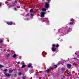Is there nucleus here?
I'll list each match as a JSON object with an SVG mask.
<instances>
[{
    "label": "nucleus",
    "mask_w": 79,
    "mask_h": 79,
    "mask_svg": "<svg viewBox=\"0 0 79 79\" xmlns=\"http://www.w3.org/2000/svg\"><path fill=\"white\" fill-rule=\"evenodd\" d=\"M34 11V10L32 9H31L30 10V12L32 13V12H33Z\"/></svg>",
    "instance_id": "16"
},
{
    "label": "nucleus",
    "mask_w": 79,
    "mask_h": 79,
    "mask_svg": "<svg viewBox=\"0 0 79 79\" xmlns=\"http://www.w3.org/2000/svg\"><path fill=\"white\" fill-rule=\"evenodd\" d=\"M14 71H15V70H14Z\"/></svg>",
    "instance_id": "46"
},
{
    "label": "nucleus",
    "mask_w": 79,
    "mask_h": 79,
    "mask_svg": "<svg viewBox=\"0 0 79 79\" xmlns=\"http://www.w3.org/2000/svg\"><path fill=\"white\" fill-rule=\"evenodd\" d=\"M4 74H5V75H6V76L7 77H10V76H11L10 74L9 73H7L6 72H4Z\"/></svg>",
    "instance_id": "2"
},
{
    "label": "nucleus",
    "mask_w": 79,
    "mask_h": 79,
    "mask_svg": "<svg viewBox=\"0 0 79 79\" xmlns=\"http://www.w3.org/2000/svg\"><path fill=\"white\" fill-rule=\"evenodd\" d=\"M14 53H15V52H14Z\"/></svg>",
    "instance_id": "45"
},
{
    "label": "nucleus",
    "mask_w": 79,
    "mask_h": 79,
    "mask_svg": "<svg viewBox=\"0 0 79 79\" xmlns=\"http://www.w3.org/2000/svg\"><path fill=\"white\" fill-rule=\"evenodd\" d=\"M56 48L53 47L52 48V52H55V51H56Z\"/></svg>",
    "instance_id": "6"
},
{
    "label": "nucleus",
    "mask_w": 79,
    "mask_h": 79,
    "mask_svg": "<svg viewBox=\"0 0 79 79\" xmlns=\"http://www.w3.org/2000/svg\"><path fill=\"white\" fill-rule=\"evenodd\" d=\"M18 75H19V76H21V75H22V73L21 72L19 73Z\"/></svg>",
    "instance_id": "17"
},
{
    "label": "nucleus",
    "mask_w": 79,
    "mask_h": 79,
    "mask_svg": "<svg viewBox=\"0 0 79 79\" xmlns=\"http://www.w3.org/2000/svg\"><path fill=\"white\" fill-rule=\"evenodd\" d=\"M71 76V74H70Z\"/></svg>",
    "instance_id": "44"
},
{
    "label": "nucleus",
    "mask_w": 79,
    "mask_h": 79,
    "mask_svg": "<svg viewBox=\"0 0 79 79\" xmlns=\"http://www.w3.org/2000/svg\"><path fill=\"white\" fill-rule=\"evenodd\" d=\"M30 15H31V16H33L34 15V14H30Z\"/></svg>",
    "instance_id": "34"
},
{
    "label": "nucleus",
    "mask_w": 79,
    "mask_h": 79,
    "mask_svg": "<svg viewBox=\"0 0 79 79\" xmlns=\"http://www.w3.org/2000/svg\"><path fill=\"white\" fill-rule=\"evenodd\" d=\"M71 28H69L67 30V32H70V31H71Z\"/></svg>",
    "instance_id": "12"
},
{
    "label": "nucleus",
    "mask_w": 79,
    "mask_h": 79,
    "mask_svg": "<svg viewBox=\"0 0 79 79\" xmlns=\"http://www.w3.org/2000/svg\"><path fill=\"white\" fill-rule=\"evenodd\" d=\"M64 31H66V29H64Z\"/></svg>",
    "instance_id": "35"
},
{
    "label": "nucleus",
    "mask_w": 79,
    "mask_h": 79,
    "mask_svg": "<svg viewBox=\"0 0 79 79\" xmlns=\"http://www.w3.org/2000/svg\"><path fill=\"white\" fill-rule=\"evenodd\" d=\"M42 10L43 11H47V9L45 8H43L42 9Z\"/></svg>",
    "instance_id": "8"
},
{
    "label": "nucleus",
    "mask_w": 79,
    "mask_h": 79,
    "mask_svg": "<svg viewBox=\"0 0 79 79\" xmlns=\"http://www.w3.org/2000/svg\"><path fill=\"white\" fill-rule=\"evenodd\" d=\"M13 71L12 70H9V73H13Z\"/></svg>",
    "instance_id": "9"
},
{
    "label": "nucleus",
    "mask_w": 79,
    "mask_h": 79,
    "mask_svg": "<svg viewBox=\"0 0 79 79\" xmlns=\"http://www.w3.org/2000/svg\"><path fill=\"white\" fill-rule=\"evenodd\" d=\"M10 56V54H8L7 55V57H9V56Z\"/></svg>",
    "instance_id": "29"
},
{
    "label": "nucleus",
    "mask_w": 79,
    "mask_h": 79,
    "mask_svg": "<svg viewBox=\"0 0 79 79\" xmlns=\"http://www.w3.org/2000/svg\"><path fill=\"white\" fill-rule=\"evenodd\" d=\"M77 53H76V52L75 53V54H77Z\"/></svg>",
    "instance_id": "42"
},
{
    "label": "nucleus",
    "mask_w": 79,
    "mask_h": 79,
    "mask_svg": "<svg viewBox=\"0 0 79 79\" xmlns=\"http://www.w3.org/2000/svg\"><path fill=\"white\" fill-rule=\"evenodd\" d=\"M69 74H71V73H70V72L69 73Z\"/></svg>",
    "instance_id": "40"
},
{
    "label": "nucleus",
    "mask_w": 79,
    "mask_h": 79,
    "mask_svg": "<svg viewBox=\"0 0 79 79\" xmlns=\"http://www.w3.org/2000/svg\"><path fill=\"white\" fill-rule=\"evenodd\" d=\"M26 65H24V64H23L22 66V68H24V67H26Z\"/></svg>",
    "instance_id": "10"
},
{
    "label": "nucleus",
    "mask_w": 79,
    "mask_h": 79,
    "mask_svg": "<svg viewBox=\"0 0 79 79\" xmlns=\"http://www.w3.org/2000/svg\"><path fill=\"white\" fill-rule=\"evenodd\" d=\"M14 10L15 11H17V8L16 7L14 8Z\"/></svg>",
    "instance_id": "27"
},
{
    "label": "nucleus",
    "mask_w": 79,
    "mask_h": 79,
    "mask_svg": "<svg viewBox=\"0 0 79 79\" xmlns=\"http://www.w3.org/2000/svg\"><path fill=\"white\" fill-rule=\"evenodd\" d=\"M73 22H70L69 23V25H71L72 24H73Z\"/></svg>",
    "instance_id": "15"
},
{
    "label": "nucleus",
    "mask_w": 79,
    "mask_h": 79,
    "mask_svg": "<svg viewBox=\"0 0 79 79\" xmlns=\"http://www.w3.org/2000/svg\"><path fill=\"white\" fill-rule=\"evenodd\" d=\"M10 5H11L12 7H13V6H14V5H15V3L12 2L11 3Z\"/></svg>",
    "instance_id": "7"
},
{
    "label": "nucleus",
    "mask_w": 79,
    "mask_h": 79,
    "mask_svg": "<svg viewBox=\"0 0 79 79\" xmlns=\"http://www.w3.org/2000/svg\"><path fill=\"white\" fill-rule=\"evenodd\" d=\"M26 77V76L25 75H23V77H22V78L23 79H25Z\"/></svg>",
    "instance_id": "13"
},
{
    "label": "nucleus",
    "mask_w": 79,
    "mask_h": 79,
    "mask_svg": "<svg viewBox=\"0 0 79 79\" xmlns=\"http://www.w3.org/2000/svg\"><path fill=\"white\" fill-rule=\"evenodd\" d=\"M45 7L46 8H48L49 7V2H47L45 4Z\"/></svg>",
    "instance_id": "1"
},
{
    "label": "nucleus",
    "mask_w": 79,
    "mask_h": 79,
    "mask_svg": "<svg viewBox=\"0 0 79 79\" xmlns=\"http://www.w3.org/2000/svg\"><path fill=\"white\" fill-rule=\"evenodd\" d=\"M31 65L29 64L28 66V68H31Z\"/></svg>",
    "instance_id": "28"
},
{
    "label": "nucleus",
    "mask_w": 79,
    "mask_h": 79,
    "mask_svg": "<svg viewBox=\"0 0 79 79\" xmlns=\"http://www.w3.org/2000/svg\"><path fill=\"white\" fill-rule=\"evenodd\" d=\"M0 42H1V44H2L3 43V40H2L0 39Z\"/></svg>",
    "instance_id": "21"
},
{
    "label": "nucleus",
    "mask_w": 79,
    "mask_h": 79,
    "mask_svg": "<svg viewBox=\"0 0 79 79\" xmlns=\"http://www.w3.org/2000/svg\"><path fill=\"white\" fill-rule=\"evenodd\" d=\"M8 6L9 7H13V6H12L10 4H9L8 5Z\"/></svg>",
    "instance_id": "19"
},
{
    "label": "nucleus",
    "mask_w": 79,
    "mask_h": 79,
    "mask_svg": "<svg viewBox=\"0 0 79 79\" xmlns=\"http://www.w3.org/2000/svg\"><path fill=\"white\" fill-rule=\"evenodd\" d=\"M65 69H64V68H62L61 69L62 71H64Z\"/></svg>",
    "instance_id": "23"
},
{
    "label": "nucleus",
    "mask_w": 79,
    "mask_h": 79,
    "mask_svg": "<svg viewBox=\"0 0 79 79\" xmlns=\"http://www.w3.org/2000/svg\"><path fill=\"white\" fill-rule=\"evenodd\" d=\"M31 68H33V67H32V66H31Z\"/></svg>",
    "instance_id": "41"
},
{
    "label": "nucleus",
    "mask_w": 79,
    "mask_h": 79,
    "mask_svg": "<svg viewBox=\"0 0 79 79\" xmlns=\"http://www.w3.org/2000/svg\"><path fill=\"white\" fill-rule=\"evenodd\" d=\"M7 69H5L4 70V73H5V72H7Z\"/></svg>",
    "instance_id": "26"
},
{
    "label": "nucleus",
    "mask_w": 79,
    "mask_h": 79,
    "mask_svg": "<svg viewBox=\"0 0 79 79\" xmlns=\"http://www.w3.org/2000/svg\"><path fill=\"white\" fill-rule=\"evenodd\" d=\"M73 59H74V60H77V58H74Z\"/></svg>",
    "instance_id": "36"
},
{
    "label": "nucleus",
    "mask_w": 79,
    "mask_h": 79,
    "mask_svg": "<svg viewBox=\"0 0 79 79\" xmlns=\"http://www.w3.org/2000/svg\"><path fill=\"white\" fill-rule=\"evenodd\" d=\"M52 70V69H48L46 71V72L47 73L48 71H51Z\"/></svg>",
    "instance_id": "14"
},
{
    "label": "nucleus",
    "mask_w": 79,
    "mask_h": 79,
    "mask_svg": "<svg viewBox=\"0 0 79 79\" xmlns=\"http://www.w3.org/2000/svg\"><path fill=\"white\" fill-rule=\"evenodd\" d=\"M14 2L15 3H18V1H17L15 0Z\"/></svg>",
    "instance_id": "31"
},
{
    "label": "nucleus",
    "mask_w": 79,
    "mask_h": 79,
    "mask_svg": "<svg viewBox=\"0 0 79 79\" xmlns=\"http://www.w3.org/2000/svg\"><path fill=\"white\" fill-rule=\"evenodd\" d=\"M45 13L43 12H42L41 14V17H44V15H45Z\"/></svg>",
    "instance_id": "5"
},
{
    "label": "nucleus",
    "mask_w": 79,
    "mask_h": 79,
    "mask_svg": "<svg viewBox=\"0 0 79 79\" xmlns=\"http://www.w3.org/2000/svg\"><path fill=\"white\" fill-rule=\"evenodd\" d=\"M70 21H72V22H74V19H70Z\"/></svg>",
    "instance_id": "22"
},
{
    "label": "nucleus",
    "mask_w": 79,
    "mask_h": 79,
    "mask_svg": "<svg viewBox=\"0 0 79 79\" xmlns=\"http://www.w3.org/2000/svg\"><path fill=\"white\" fill-rule=\"evenodd\" d=\"M68 74H69V73H67Z\"/></svg>",
    "instance_id": "43"
},
{
    "label": "nucleus",
    "mask_w": 79,
    "mask_h": 79,
    "mask_svg": "<svg viewBox=\"0 0 79 79\" xmlns=\"http://www.w3.org/2000/svg\"><path fill=\"white\" fill-rule=\"evenodd\" d=\"M47 1H48V2H49V1H50V0H47Z\"/></svg>",
    "instance_id": "37"
},
{
    "label": "nucleus",
    "mask_w": 79,
    "mask_h": 79,
    "mask_svg": "<svg viewBox=\"0 0 79 79\" xmlns=\"http://www.w3.org/2000/svg\"><path fill=\"white\" fill-rule=\"evenodd\" d=\"M31 73H34V69L31 70Z\"/></svg>",
    "instance_id": "24"
},
{
    "label": "nucleus",
    "mask_w": 79,
    "mask_h": 79,
    "mask_svg": "<svg viewBox=\"0 0 79 79\" xmlns=\"http://www.w3.org/2000/svg\"><path fill=\"white\" fill-rule=\"evenodd\" d=\"M4 67V66L2 65L1 64H0V68H2Z\"/></svg>",
    "instance_id": "20"
},
{
    "label": "nucleus",
    "mask_w": 79,
    "mask_h": 79,
    "mask_svg": "<svg viewBox=\"0 0 79 79\" xmlns=\"http://www.w3.org/2000/svg\"><path fill=\"white\" fill-rule=\"evenodd\" d=\"M68 59H69V58H68Z\"/></svg>",
    "instance_id": "47"
},
{
    "label": "nucleus",
    "mask_w": 79,
    "mask_h": 79,
    "mask_svg": "<svg viewBox=\"0 0 79 79\" xmlns=\"http://www.w3.org/2000/svg\"><path fill=\"white\" fill-rule=\"evenodd\" d=\"M16 56H17V55H16V54H14V55L13 56V58H16Z\"/></svg>",
    "instance_id": "11"
},
{
    "label": "nucleus",
    "mask_w": 79,
    "mask_h": 79,
    "mask_svg": "<svg viewBox=\"0 0 79 79\" xmlns=\"http://www.w3.org/2000/svg\"><path fill=\"white\" fill-rule=\"evenodd\" d=\"M55 46H56V45H55V44H53L52 45V47H55Z\"/></svg>",
    "instance_id": "32"
},
{
    "label": "nucleus",
    "mask_w": 79,
    "mask_h": 79,
    "mask_svg": "<svg viewBox=\"0 0 79 79\" xmlns=\"http://www.w3.org/2000/svg\"><path fill=\"white\" fill-rule=\"evenodd\" d=\"M6 23L8 24V25H12V24H13V22H6Z\"/></svg>",
    "instance_id": "4"
},
{
    "label": "nucleus",
    "mask_w": 79,
    "mask_h": 79,
    "mask_svg": "<svg viewBox=\"0 0 79 79\" xmlns=\"http://www.w3.org/2000/svg\"><path fill=\"white\" fill-rule=\"evenodd\" d=\"M58 67V66L56 65H54V68H56Z\"/></svg>",
    "instance_id": "18"
},
{
    "label": "nucleus",
    "mask_w": 79,
    "mask_h": 79,
    "mask_svg": "<svg viewBox=\"0 0 79 79\" xmlns=\"http://www.w3.org/2000/svg\"><path fill=\"white\" fill-rule=\"evenodd\" d=\"M21 63H20V62H17V64H20Z\"/></svg>",
    "instance_id": "33"
},
{
    "label": "nucleus",
    "mask_w": 79,
    "mask_h": 79,
    "mask_svg": "<svg viewBox=\"0 0 79 79\" xmlns=\"http://www.w3.org/2000/svg\"><path fill=\"white\" fill-rule=\"evenodd\" d=\"M2 5V3H0V6H1Z\"/></svg>",
    "instance_id": "38"
},
{
    "label": "nucleus",
    "mask_w": 79,
    "mask_h": 79,
    "mask_svg": "<svg viewBox=\"0 0 79 79\" xmlns=\"http://www.w3.org/2000/svg\"><path fill=\"white\" fill-rule=\"evenodd\" d=\"M67 66L68 68L70 69L71 68V66H72V65L69 64H68L67 65Z\"/></svg>",
    "instance_id": "3"
},
{
    "label": "nucleus",
    "mask_w": 79,
    "mask_h": 79,
    "mask_svg": "<svg viewBox=\"0 0 79 79\" xmlns=\"http://www.w3.org/2000/svg\"><path fill=\"white\" fill-rule=\"evenodd\" d=\"M55 47H59V45L57 44L56 45Z\"/></svg>",
    "instance_id": "25"
},
{
    "label": "nucleus",
    "mask_w": 79,
    "mask_h": 79,
    "mask_svg": "<svg viewBox=\"0 0 79 79\" xmlns=\"http://www.w3.org/2000/svg\"><path fill=\"white\" fill-rule=\"evenodd\" d=\"M17 76V75L16 74H15L14 76V77H16Z\"/></svg>",
    "instance_id": "30"
},
{
    "label": "nucleus",
    "mask_w": 79,
    "mask_h": 79,
    "mask_svg": "<svg viewBox=\"0 0 79 79\" xmlns=\"http://www.w3.org/2000/svg\"><path fill=\"white\" fill-rule=\"evenodd\" d=\"M23 64H25V63H24V62H23Z\"/></svg>",
    "instance_id": "39"
}]
</instances>
